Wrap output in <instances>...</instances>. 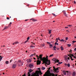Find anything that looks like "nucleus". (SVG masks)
Returning a JSON list of instances; mask_svg holds the SVG:
<instances>
[{"label":"nucleus","mask_w":76,"mask_h":76,"mask_svg":"<svg viewBox=\"0 0 76 76\" xmlns=\"http://www.w3.org/2000/svg\"><path fill=\"white\" fill-rule=\"evenodd\" d=\"M26 76V75L24 74V75H23V76Z\"/></svg>","instance_id":"54"},{"label":"nucleus","mask_w":76,"mask_h":76,"mask_svg":"<svg viewBox=\"0 0 76 76\" xmlns=\"http://www.w3.org/2000/svg\"><path fill=\"white\" fill-rule=\"evenodd\" d=\"M71 60H72V61L73 60V59L72 58V57H71Z\"/></svg>","instance_id":"41"},{"label":"nucleus","mask_w":76,"mask_h":76,"mask_svg":"<svg viewBox=\"0 0 76 76\" xmlns=\"http://www.w3.org/2000/svg\"><path fill=\"white\" fill-rule=\"evenodd\" d=\"M65 28H68V27H65Z\"/></svg>","instance_id":"57"},{"label":"nucleus","mask_w":76,"mask_h":76,"mask_svg":"<svg viewBox=\"0 0 76 76\" xmlns=\"http://www.w3.org/2000/svg\"><path fill=\"white\" fill-rule=\"evenodd\" d=\"M32 20V21H33V22H36V21H37V20L35 19L34 18H32L30 19V20Z\"/></svg>","instance_id":"7"},{"label":"nucleus","mask_w":76,"mask_h":76,"mask_svg":"<svg viewBox=\"0 0 76 76\" xmlns=\"http://www.w3.org/2000/svg\"><path fill=\"white\" fill-rule=\"evenodd\" d=\"M36 57H37V60L40 59L41 60H42L44 63H45V65L47 66L46 65H50V61H48V56H46V58L44 57L43 58H42V55H40L39 56L38 55H36Z\"/></svg>","instance_id":"1"},{"label":"nucleus","mask_w":76,"mask_h":76,"mask_svg":"<svg viewBox=\"0 0 76 76\" xmlns=\"http://www.w3.org/2000/svg\"><path fill=\"white\" fill-rule=\"evenodd\" d=\"M27 40H29V37H27Z\"/></svg>","instance_id":"38"},{"label":"nucleus","mask_w":76,"mask_h":76,"mask_svg":"<svg viewBox=\"0 0 76 76\" xmlns=\"http://www.w3.org/2000/svg\"><path fill=\"white\" fill-rule=\"evenodd\" d=\"M30 47L31 48H34V47H35V46H32V45H31V46H30Z\"/></svg>","instance_id":"24"},{"label":"nucleus","mask_w":76,"mask_h":76,"mask_svg":"<svg viewBox=\"0 0 76 76\" xmlns=\"http://www.w3.org/2000/svg\"><path fill=\"white\" fill-rule=\"evenodd\" d=\"M49 31V34H50L51 33V31H52V30H48Z\"/></svg>","instance_id":"12"},{"label":"nucleus","mask_w":76,"mask_h":76,"mask_svg":"<svg viewBox=\"0 0 76 76\" xmlns=\"http://www.w3.org/2000/svg\"><path fill=\"white\" fill-rule=\"evenodd\" d=\"M63 73L64 75H66V71H65L63 70Z\"/></svg>","instance_id":"9"},{"label":"nucleus","mask_w":76,"mask_h":76,"mask_svg":"<svg viewBox=\"0 0 76 76\" xmlns=\"http://www.w3.org/2000/svg\"><path fill=\"white\" fill-rule=\"evenodd\" d=\"M58 64H62L63 63V62H58Z\"/></svg>","instance_id":"40"},{"label":"nucleus","mask_w":76,"mask_h":76,"mask_svg":"<svg viewBox=\"0 0 76 76\" xmlns=\"http://www.w3.org/2000/svg\"><path fill=\"white\" fill-rule=\"evenodd\" d=\"M34 54H32L31 55V56H30V57H33V56H34Z\"/></svg>","instance_id":"26"},{"label":"nucleus","mask_w":76,"mask_h":76,"mask_svg":"<svg viewBox=\"0 0 76 76\" xmlns=\"http://www.w3.org/2000/svg\"><path fill=\"white\" fill-rule=\"evenodd\" d=\"M63 13L64 14V13H66V11H63Z\"/></svg>","instance_id":"33"},{"label":"nucleus","mask_w":76,"mask_h":76,"mask_svg":"<svg viewBox=\"0 0 76 76\" xmlns=\"http://www.w3.org/2000/svg\"><path fill=\"white\" fill-rule=\"evenodd\" d=\"M23 65V63H21V66H22Z\"/></svg>","instance_id":"56"},{"label":"nucleus","mask_w":76,"mask_h":76,"mask_svg":"<svg viewBox=\"0 0 76 76\" xmlns=\"http://www.w3.org/2000/svg\"><path fill=\"white\" fill-rule=\"evenodd\" d=\"M66 72L67 73V74H68V73H69V71H66Z\"/></svg>","instance_id":"47"},{"label":"nucleus","mask_w":76,"mask_h":76,"mask_svg":"<svg viewBox=\"0 0 76 76\" xmlns=\"http://www.w3.org/2000/svg\"><path fill=\"white\" fill-rule=\"evenodd\" d=\"M15 42V44H18V43H19V42H18V41Z\"/></svg>","instance_id":"30"},{"label":"nucleus","mask_w":76,"mask_h":76,"mask_svg":"<svg viewBox=\"0 0 76 76\" xmlns=\"http://www.w3.org/2000/svg\"><path fill=\"white\" fill-rule=\"evenodd\" d=\"M13 61V60L11 59L10 61V63H11L12 62V61Z\"/></svg>","instance_id":"48"},{"label":"nucleus","mask_w":76,"mask_h":76,"mask_svg":"<svg viewBox=\"0 0 76 76\" xmlns=\"http://www.w3.org/2000/svg\"><path fill=\"white\" fill-rule=\"evenodd\" d=\"M9 27L8 26H5L4 27V29L3 30H4V29H6L8 28Z\"/></svg>","instance_id":"15"},{"label":"nucleus","mask_w":76,"mask_h":76,"mask_svg":"<svg viewBox=\"0 0 76 76\" xmlns=\"http://www.w3.org/2000/svg\"><path fill=\"white\" fill-rule=\"evenodd\" d=\"M28 41V40H26L25 42H24V44H26V43Z\"/></svg>","instance_id":"31"},{"label":"nucleus","mask_w":76,"mask_h":76,"mask_svg":"<svg viewBox=\"0 0 76 76\" xmlns=\"http://www.w3.org/2000/svg\"><path fill=\"white\" fill-rule=\"evenodd\" d=\"M66 31H67V32H69V30H66Z\"/></svg>","instance_id":"60"},{"label":"nucleus","mask_w":76,"mask_h":76,"mask_svg":"<svg viewBox=\"0 0 76 76\" xmlns=\"http://www.w3.org/2000/svg\"><path fill=\"white\" fill-rule=\"evenodd\" d=\"M47 44H48L49 45H50V44H51V43L49 42H47Z\"/></svg>","instance_id":"35"},{"label":"nucleus","mask_w":76,"mask_h":76,"mask_svg":"<svg viewBox=\"0 0 76 76\" xmlns=\"http://www.w3.org/2000/svg\"><path fill=\"white\" fill-rule=\"evenodd\" d=\"M55 45H58V43H55Z\"/></svg>","instance_id":"37"},{"label":"nucleus","mask_w":76,"mask_h":76,"mask_svg":"<svg viewBox=\"0 0 76 76\" xmlns=\"http://www.w3.org/2000/svg\"><path fill=\"white\" fill-rule=\"evenodd\" d=\"M58 39L59 40V41H61V40H60V38H58Z\"/></svg>","instance_id":"52"},{"label":"nucleus","mask_w":76,"mask_h":76,"mask_svg":"<svg viewBox=\"0 0 76 76\" xmlns=\"http://www.w3.org/2000/svg\"><path fill=\"white\" fill-rule=\"evenodd\" d=\"M74 50L75 51H76V48L74 49Z\"/></svg>","instance_id":"44"},{"label":"nucleus","mask_w":76,"mask_h":76,"mask_svg":"<svg viewBox=\"0 0 76 76\" xmlns=\"http://www.w3.org/2000/svg\"><path fill=\"white\" fill-rule=\"evenodd\" d=\"M28 76H31V74L29 72H28Z\"/></svg>","instance_id":"27"},{"label":"nucleus","mask_w":76,"mask_h":76,"mask_svg":"<svg viewBox=\"0 0 76 76\" xmlns=\"http://www.w3.org/2000/svg\"><path fill=\"white\" fill-rule=\"evenodd\" d=\"M27 20H26L25 21H27Z\"/></svg>","instance_id":"63"},{"label":"nucleus","mask_w":76,"mask_h":76,"mask_svg":"<svg viewBox=\"0 0 76 76\" xmlns=\"http://www.w3.org/2000/svg\"><path fill=\"white\" fill-rule=\"evenodd\" d=\"M67 45H68V47H70V46H71V44H68Z\"/></svg>","instance_id":"25"},{"label":"nucleus","mask_w":76,"mask_h":76,"mask_svg":"<svg viewBox=\"0 0 76 76\" xmlns=\"http://www.w3.org/2000/svg\"><path fill=\"white\" fill-rule=\"evenodd\" d=\"M68 26H69V27H71V26H72V25H69Z\"/></svg>","instance_id":"34"},{"label":"nucleus","mask_w":76,"mask_h":76,"mask_svg":"<svg viewBox=\"0 0 76 76\" xmlns=\"http://www.w3.org/2000/svg\"><path fill=\"white\" fill-rule=\"evenodd\" d=\"M58 42V40H56V42L55 43H57Z\"/></svg>","instance_id":"49"},{"label":"nucleus","mask_w":76,"mask_h":76,"mask_svg":"<svg viewBox=\"0 0 76 76\" xmlns=\"http://www.w3.org/2000/svg\"><path fill=\"white\" fill-rule=\"evenodd\" d=\"M75 72H73V73L72 74L73 76H75Z\"/></svg>","instance_id":"21"},{"label":"nucleus","mask_w":76,"mask_h":76,"mask_svg":"<svg viewBox=\"0 0 76 76\" xmlns=\"http://www.w3.org/2000/svg\"><path fill=\"white\" fill-rule=\"evenodd\" d=\"M53 70H54V72H57V70H56V68H55V66H53Z\"/></svg>","instance_id":"8"},{"label":"nucleus","mask_w":76,"mask_h":76,"mask_svg":"<svg viewBox=\"0 0 76 76\" xmlns=\"http://www.w3.org/2000/svg\"><path fill=\"white\" fill-rule=\"evenodd\" d=\"M56 46H55L53 47V50H56Z\"/></svg>","instance_id":"16"},{"label":"nucleus","mask_w":76,"mask_h":76,"mask_svg":"<svg viewBox=\"0 0 76 76\" xmlns=\"http://www.w3.org/2000/svg\"><path fill=\"white\" fill-rule=\"evenodd\" d=\"M65 66H67V64H65Z\"/></svg>","instance_id":"58"},{"label":"nucleus","mask_w":76,"mask_h":76,"mask_svg":"<svg viewBox=\"0 0 76 76\" xmlns=\"http://www.w3.org/2000/svg\"><path fill=\"white\" fill-rule=\"evenodd\" d=\"M67 66H68V67H70V64H68L67 65Z\"/></svg>","instance_id":"29"},{"label":"nucleus","mask_w":76,"mask_h":76,"mask_svg":"<svg viewBox=\"0 0 76 76\" xmlns=\"http://www.w3.org/2000/svg\"><path fill=\"white\" fill-rule=\"evenodd\" d=\"M18 61H19V63H21V61L20 60H19Z\"/></svg>","instance_id":"42"},{"label":"nucleus","mask_w":76,"mask_h":76,"mask_svg":"<svg viewBox=\"0 0 76 76\" xmlns=\"http://www.w3.org/2000/svg\"><path fill=\"white\" fill-rule=\"evenodd\" d=\"M40 75H42V73H41V71L40 70L39 71H36L35 73L32 72L31 74V76H39Z\"/></svg>","instance_id":"2"},{"label":"nucleus","mask_w":76,"mask_h":76,"mask_svg":"<svg viewBox=\"0 0 76 76\" xmlns=\"http://www.w3.org/2000/svg\"><path fill=\"white\" fill-rule=\"evenodd\" d=\"M49 46H50V47H53V45H52V44H50V45H49Z\"/></svg>","instance_id":"32"},{"label":"nucleus","mask_w":76,"mask_h":76,"mask_svg":"<svg viewBox=\"0 0 76 76\" xmlns=\"http://www.w3.org/2000/svg\"><path fill=\"white\" fill-rule=\"evenodd\" d=\"M53 61H55L56 63V62L57 63H58V62H59V61L56 58H53Z\"/></svg>","instance_id":"4"},{"label":"nucleus","mask_w":76,"mask_h":76,"mask_svg":"<svg viewBox=\"0 0 76 76\" xmlns=\"http://www.w3.org/2000/svg\"><path fill=\"white\" fill-rule=\"evenodd\" d=\"M28 70H29V72H28V73H31V72H32L33 71V70H32L31 69H30Z\"/></svg>","instance_id":"10"},{"label":"nucleus","mask_w":76,"mask_h":76,"mask_svg":"<svg viewBox=\"0 0 76 76\" xmlns=\"http://www.w3.org/2000/svg\"><path fill=\"white\" fill-rule=\"evenodd\" d=\"M45 67H42V70H45Z\"/></svg>","instance_id":"20"},{"label":"nucleus","mask_w":76,"mask_h":76,"mask_svg":"<svg viewBox=\"0 0 76 76\" xmlns=\"http://www.w3.org/2000/svg\"><path fill=\"white\" fill-rule=\"evenodd\" d=\"M56 69V72H56V73H58V71H57V70H58V68H57Z\"/></svg>","instance_id":"19"},{"label":"nucleus","mask_w":76,"mask_h":76,"mask_svg":"<svg viewBox=\"0 0 76 76\" xmlns=\"http://www.w3.org/2000/svg\"><path fill=\"white\" fill-rule=\"evenodd\" d=\"M7 19L8 20H9V17H7Z\"/></svg>","instance_id":"45"},{"label":"nucleus","mask_w":76,"mask_h":76,"mask_svg":"<svg viewBox=\"0 0 76 76\" xmlns=\"http://www.w3.org/2000/svg\"><path fill=\"white\" fill-rule=\"evenodd\" d=\"M11 24H12V22H10V25H9V26H10Z\"/></svg>","instance_id":"53"},{"label":"nucleus","mask_w":76,"mask_h":76,"mask_svg":"<svg viewBox=\"0 0 76 76\" xmlns=\"http://www.w3.org/2000/svg\"><path fill=\"white\" fill-rule=\"evenodd\" d=\"M33 67V65L32 64H30L29 65V67L30 68H32Z\"/></svg>","instance_id":"11"},{"label":"nucleus","mask_w":76,"mask_h":76,"mask_svg":"<svg viewBox=\"0 0 76 76\" xmlns=\"http://www.w3.org/2000/svg\"><path fill=\"white\" fill-rule=\"evenodd\" d=\"M61 42H66V41L64 40L63 39H61Z\"/></svg>","instance_id":"13"},{"label":"nucleus","mask_w":76,"mask_h":76,"mask_svg":"<svg viewBox=\"0 0 76 76\" xmlns=\"http://www.w3.org/2000/svg\"><path fill=\"white\" fill-rule=\"evenodd\" d=\"M61 51H63V50H64V48H63V46L61 47Z\"/></svg>","instance_id":"14"},{"label":"nucleus","mask_w":76,"mask_h":76,"mask_svg":"<svg viewBox=\"0 0 76 76\" xmlns=\"http://www.w3.org/2000/svg\"><path fill=\"white\" fill-rule=\"evenodd\" d=\"M73 43H75V42H76V41H72Z\"/></svg>","instance_id":"39"},{"label":"nucleus","mask_w":76,"mask_h":76,"mask_svg":"<svg viewBox=\"0 0 76 76\" xmlns=\"http://www.w3.org/2000/svg\"><path fill=\"white\" fill-rule=\"evenodd\" d=\"M48 69V70H50V67H49Z\"/></svg>","instance_id":"59"},{"label":"nucleus","mask_w":76,"mask_h":76,"mask_svg":"<svg viewBox=\"0 0 76 76\" xmlns=\"http://www.w3.org/2000/svg\"><path fill=\"white\" fill-rule=\"evenodd\" d=\"M68 39V38L67 37L66 38V40H67Z\"/></svg>","instance_id":"46"},{"label":"nucleus","mask_w":76,"mask_h":76,"mask_svg":"<svg viewBox=\"0 0 76 76\" xmlns=\"http://www.w3.org/2000/svg\"><path fill=\"white\" fill-rule=\"evenodd\" d=\"M52 36V34H51L50 35V37H51Z\"/></svg>","instance_id":"61"},{"label":"nucleus","mask_w":76,"mask_h":76,"mask_svg":"<svg viewBox=\"0 0 76 76\" xmlns=\"http://www.w3.org/2000/svg\"><path fill=\"white\" fill-rule=\"evenodd\" d=\"M53 56H54V55L53 54H52L49 57H53Z\"/></svg>","instance_id":"22"},{"label":"nucleus","mask_w":76,"mask_h":76,"mask_svg":"<svg viewBox=\"0 0 76 76\" xmlns=\"http://www.w3.org/2000/svg\"><path fill=\"white\" fill-rule=\"evenodd\" d=\"M41 64V61L38 60L37 61V64L39 65Z\"/></svg>","instance_id":"5"},{"label":"nucleus","mask_w":76,"mask_h":76,"mask_svg":"<svg viewBox=\"0 0 76 76\" xmlns=\"http://www.w3.org/2000/svg\"><path fill=\"white\" fill-rule=\"evenodd\" d=\"M34 60H35L36 58H34Z\"/></svg>","instance_id":"62"},{"label":"nucleus","mask_w":76,"mask_h":76,"mask_svg":"<svg viewBox=\"0 0 76 76\" xmlns=\"http://www.w3.org/2000/svg\"><path fill=\"white\" fill-rule=\"evenodd\" d=\"M44 76H55V75L54 73H50V74H45L44 75Z\"/></svg>","instance_id":"3"},{"label":"nucleus","mask_w":76,"mask_h":76,"mask_svg":"<svg viewBox=\"0 0 76 76\" xmlns=\"http://www.w3.org/2000/svg\"><path fill=\"white\" fill-rule=\"evenodd\" d=\"M15 42L13 43L12 44V45H15Z\"/></svg>","instance_id":"51"},{"label":"nucleus","mask_w":76,"mask_h":76,"mask_svg":"<svg viewBox=\"0 0 76 76\" xmlns=\"http://www.w3.org/2000/svg\"><path fill=\"white\" fill-rule=\"evenodd\" d=\"M41 45H42L43 47H44V46H45V44H41Z\"/></svg>","instance_id":"28"},{"label":"nucleus","mask_w":76,"mask_h":76,"mask_svg":"<svg viewBox=\"0 0 76 76\" xmlns=\"http://www.w3.org/2000/svg\"><path fill=\"white\" fill-rule=\"evenodd\" d=\"M75 38H76V36H75V37H74Z\"/></svg>","instance_id":"64"},{"label":"nucleus","mask_w":76,"mask_h":76,"mask_svg":"<svg viewBox=\"0 0 76 76\" xmlns=\"http://www.w3.org/2000/svg\"><path fill=\"white\" fill-rule=\"evenodd\" d=\"M53 15L54 16H56V14H53Z\"/></svg>","instance_id":"36"},{"label":"nucleus","mask_w":76,"mask_h":76,"mask_svg":"<svg viewBox=\"0 0 76 76\" xmlns=\"http://www.w3.org/2000/svg\"><path fill=\"white\" fill-rule=\"evenodd\" d=\"M72 57H73L74 58H75L76 59V56H72Z\"/></svg>","instance_id":"43"},{"label":"nucleus","mask_w":76,"mask_h":76,"mask_svg":"<svg viewBox=\"0 0 76 76\" xmlns=\"http://www.w3.org/2000/svg\"><path fill=\"white\" fill-rule=\"evenodd\" d=\"M56 41H58V39L57 38H56Z\"/></svg>","instance_id":"55"},{"label":"nucleus","mask_w":76,"mask_h":76,"mask_svg":"<svg viewBox=\"0 0 76 76\" xmlns=\"http://www.w3.org/2000/svg\"><path fill=\"white\" fill-rule=\"evenodd\" d=\"M5 63H6V64H9V62L8 61H6L5 62Z\"/></svg>","instance_id":"17"},{"label":"nucleus","mask_w":76,"mask_h":76,"mask_svg":"<svg viewBox=\"0 0 76 76\" xmlns=\"http://www.w3.org/2000/svg\"><path fill=\"white\" fill-rule=\"evenodd\" d=\"M68 59L69 60H70V57H68Z\"/></svg>","instance_id":"50"},{"label":"nucleus","mask_w":76,"mask_h":76,"mask_svg":"<svg viewBox=\"0 0 76 76\" xmlns=\"http://www.w3.org/2000/svg\"><path fill=\"white\" fill-rule=\"evenodd\" d=\"M2 58H2V56H0V61H1V60H2Z\"/></svg>","instance_id":"18"},{"label":"nucleus","mask_w":76,"mask_h":76,"mask_svg":"<svg viewBox=\"0 0 76 76\" xmlns=\"http://www.w3.org/2000/svg\"><path fill=\"white\" fill-rule=\"evenodd\" d=\"M16 66H17V65L16 64H13L12 65V68H13V69H14V68H15L16 67Z\"/></svg>","instance_id":"6"},{"label":"nucleus","mask_w":76,"mask_h":76,"mask_svg":"<svg viewBox=\"0 0 76 76\" xmlns=\"http://www.w3.org/2000/svg\"><path fill=\"white\" fill-rule=\"evenodd\" d=\"M64 16H66V17H67V14H66V13H64Z\"/></svg>","instance_id":"23"}]
</instances>
